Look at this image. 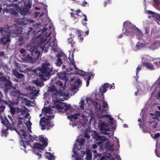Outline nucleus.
Wrapping results in <instances>:
<instances>
[{
	"label": "nucleus",
	"instance_id": "nucleus-63",
	"mask_svg": "<svg viewBox=\"0 0 160 160\" xmlns=\"http://www.w3.org/2000/svg\"><path fill=\"white\" fill-rule=\"evenodd\" d=\"M7 103L6 105H8V106L10 107V106H11L12 102L11 101V100H8L7 101Z\"/></svg>",
	"mask_w": 160,
	"mask_h": 160
},
{
	"label": "nucleus",
	"instance_id": "nucleus-64",
	"mask_svg": "<svg viewBox=\"0 0 160 160\" xmlns=\"http://www.w3.org/2000/svg\"><path fill=\"white\" fill-rule=\"evenodd\" d=\"M156 117H158H158H160V112L159 111H156Z\"/></svg>",
	"mask_w": 160,
	"mask_h": 160
},
{
	"label": "nucleus",
	"instance_id": "nucleus-51",
	"mask_svg": "<svg viewBox=\"0 0 160 160\" xmlns=\"http://www.w3.org/2000/svg\"><path fill=\"white\" fill-rule=\"evenodd\" d=\"M7 129H5L2 131V136H5L6 137L7 136L8 134Z\"/></svg>",
	"mask_w": 160,
	"mask_h": 160
},
{
	"label": "nucleus",
	"instance_id": "nucleus-56",
	"mask_svg": "<svg viewBox=\"0 0 160 160\" xmlns=\"http://www.w3.org/2000/svg\"><path fill=\"white\" fill-rule=\"evenodd\" d=\"M26 113V111L24 109H22L21 112H20L21 114H20V115H24Z\"/></svg>",
	"mask_w": 160,
	"mask_h": 160
},
{
	"label": "nucleus",
	"instance_id": "nucleus-50",
	"mask_svg": "<svg viewBox=\"0 0 160 160\" xmlns=\"http://www.w3.org/2000/svg\"><path fill=\"white\" fill-rule=\"evenodd\" d=\"M16 108L12 107L10 108V111L12 114H14L16 112Z\"/></svg>",
	"mask_w": 160,
	"mask_h": 160
},
{
	"label": "nucleus",
	"instance_id": "nucleus-15",
	"mask_svg": "<svg viewBox=\"0 0 160 160\" xmlns=\"http://www.w3.org/2000/svg\"><path fill=\"white\" fill-rule=\"evenodd\" d=\"M33 22V20L28 19L26 17H24L21 19H19L18 23L19 24L21 25L24 26L26 24H31Z\"/></svg>",
	"mask_w": 160,
	"mask_h": 160
},
{
	"label": "nucleus",
	"instance_id": "nucleus-45",
	"mask_svg": "<svg viewBox=\"0 0 160 160\" xmlns=\"http://www.w3.org/2000/svg\"><path fill=\"white\" fill-rule=\"evenodd\" d=\"M102 108L104 109H108V103L105 101H102Z\"/></svg>",
	"mask_w": 160,
	"mask_h": 160
},
{
	"label": "nucleus",
	"instance_id": "nucleus-54",
	"mask_svg": "<svg viewBox=\"0 0 160 160\" xmlns=\"http://www.w3.org/2000/svg\"><path fill=\"white\" fill-rule=\"evenodd\" d=\"M56 90V88L55 86L54 85L52 86L50 88V90L52 92H54Z\"/></svg>",
	"mask_w": 160,
	"mask_h": 160
},
{
	"label": "nucleus",
	"instance_id": "nucleus-31",
	"mask_svg": "<svg viewBox=\"0 0 160 160\" xmlns=\"http://www.w3.org/2000/svg\"><path fill=\"white\" fill-rule=\"evenodd\" d=\"M82 83L81 80L80 79L77 78L74 82V84L75 85L73 87V90L76 89L78 88L79 87V86Z\"/></svg>",
	"mask_w": 160,
	"mask_h": 160
},
{
	"label": "nucleus",
	"instance_id": "nucleus-48",
	"mask_svg": "<svg viewBox=\"0 0 160 160\" xmlns=\"http://www.w3.org/2000/svg\"><path fill=\"white\" fill-rule=\"evenodd\" d=\"M55 84L56 85H58V86L61 87H62L63 85V82L62 81H59V80L58 81H56Z\"/></svg>",
	"mask_w": 160,
	"mask_h": 160
},
{
	"label": "nucleus",
	"instance_id": "nucleus-46",
	"mask_svg": "<svg viewBox=\"0 0 160 160\" xmlns=\"http://www.w3.org/2000/svg\"><path fill=\"white\" fill-rule=\"evenodd\" d=\"M48 121V122L47 123V124L46 125V126H47V129H49L50 127H52L53 126V125L51 122L50 120L49 119Z\"/></svg>",
	"mask_w": 160,
	"mask_h": 160
},
{
	"label": "nucleus",
	"instance_id": "nucleus-57",
	"mask_svg": "<svg viewBox=\"0 0 160 160\" xmlns=\"http://www.w3.org/2000/svg\"><path fill=\"white\" fill-rule=\"evenodd\" d=\"M142 69V67L141 66H139L136 69V74H137L138 72L140 71Z\"/></svg>",
	"mask_w": 160,
	"mask_h": 160
},
{
	"label": "nucleus",
	"instance_id": "nucleus-2",
	"mask_svg": "<svg viewBox=\"0 0 160 160\" xmlns=\"http://www.w3.org/2000/svg\"><path fill=\"white\" fill-rule=\"evenodd\" d=\"M50 39V38H49V36L46 35L39 36L38 38L37 45L41 48L43 51H44V53L47 52L50 48V49L54 52L57 50L54 39H53L51 42H49Z\"/></svg>",
	"mask_w": 160,
	"mask_h": 160
},
{
	"label": "nucleus",
	"instance_id": "nucleus-52",
	"mask_svg": "<svg viewBox=\"0 0 160 160\" xmlns=\"http://www.w3.org/2000/svg\"><path fill=\"white\" fill-rule=\"evenodd\" d=\"M20 52L21 53L23 54H29V52H27V51L26 50H25L24 49H21V50L20 51Z\"/></svg>",
	"mask_w": 160,
	"mask_h": 160
},
{
	"label": "nucleus",
	"instance_id": "nucleus-27",
	"mask_svg": "<svg viewBox=\"0 0 160 160\" xmlns=\"http://www.w3.org/2000/svg\"><path fill=\"white\" fill-rule=\"evenodd\" d=\"M147 12L148 14L152 15V17L153 18H156L158 20H160V16L158 15L155 12L150 10H148Z\"/></svg>",
	"mask_w": 160,
	"mask_h": 160
},
{
	"label": "nucleus",
	"instance_id": "nucleus-21",
	"mask_svg": "<svg viewBox=\"0 0 160 160\" xmlns=\"http://www.w3.org/2000/svg\"><path fill=\"white\" fill-rule=\"evenodd\" d=\"M142 64L147 68L150 70H154L155 69L154 65L150 62H144Z\"/></svg>",
	"mask_w": 160,
	"mask_h": 160
},
{
	"label": "nucleus",
	"instance_id": "nucleus-4",
	"mask_svg": "<svg viewBox=\"0 0 160 160\" xmlns=\"http://www.w3.org/2000/svg\"><path fill=\"white\" fill-rule=\"evenodd\" d=\"M0 31L2 36V37L0 40V43L4 46L7 45L8 47L11 42L10 32H8V30L7 28L4 27L1 28Z\"/></svg>",
	"mask_w": 160,
	"mask_h": 160
},
{
	"label": "nucleus",
	"instance_id": "nucleus-25",
	"mask_svg": "<svg viewBox=\"0 0 160 160\" xmlns=\"http://www.w3.org/2000/svg\"><path fill=\"white\" fill-rule=\"evenodd\" d=\"M12 73L13 75L18 79L22 78L24 76V75L23 74L19 73L16 70H13L12 71Z\"/></svg>",
	"mask_w": 160,
	"mask_h": 160
},
{
	"label": "nucleus",
	"instance_id": "nucleus-33",
	"mask_svg": "<svg viewBox=\"0 0 160 160\" xmlns=\"http://www.w3.org/2000/svg\"><path fill=\"white\" fill-rule=\"evenodd\" d=\"M34 83L37 86L40 88L44 86L43 82L42 80H35L34 81Z\"/></svg>",
	"mask_w": 160,
	"mask_h": 160
},
{
	"label": "nucleus",
	"instance_id": "nucleus-14",
	"mask_svg": "<svg viewBox=\"0 0 160 160\" xmlns=\"http://www.w3.org/2000/svg\"><path fill=\"white\" fill-rule=\"evenodd\" d=\"M28 90L29 92L30 95L33 98L38 96L39 90H37L34 87L29 86L28 88Z\"/></svg>",
	"mask_w": 160,
	"mask_h": 160
},
{
	"label": "nucleus",
	"instance_id": "nucleus-62",
	"mask_svg": "<svg viewBox=\"0 0 160 160\" xmlns=\"http://www.w3.org/2000/svg\"><path fill=\"white\" fill-rule=\"evenodd\" d=\"M22 125V121L21 120H19L18 121V124L17 125V127H19V125Z\"/></svg>",
	"mask_w": 160,
	"mask_h": 160
},
{
	"label": "nucleus",
	"instance_id": "nucleus-34",
	"mask_svg": "<svg viewBox=\"0 0 160 160\" xmlns=\"http://www.w3.org/2000/svg\"><path fill=\"white\" fill-rule=\"evenodd\" d=\"M93 104L94 105L95 108L97 109V111H100L101 110V106L100 104L98 103L96 101H93Z\"/></svg>",
	"mask_w": 160,
	"mask_h": 160
},
{
	"label": "nucleus",
	"instance_id": "nucleus-1",
	"mask_svg": "<svg viewBox=\"0 0 160 160\" xmlns=\"http://www.w3.org/2000/svg\"><path fill=\"white\" fill-rule=\"evenodd\" d=\"M24 6L19 7L17 4H14L13 6L8 8L3 9V12L9 13L11 15L18 16L19 15L18 12L22 15H27L30 13L29 10L31 7L32 3L30 0H23Z\"/></svg>",
	"mask_w": 160,
	"mask_h": 160
},
{
	"label": "nucleus",
	"instance_id": "nucleus-8",
	"mask_svg": "<svg viewBox=\"0 0 160 160\" xmlns=\"http://www.w3.org/2000/svg\"><path fill=\"white\" fill-rule=\"evenodd\" d=\"M40 142L42 143V144L38 142H35L33 144V147L35 148L42 150L43 148L46 147L48 145V139L42 137H40L39 138Z\"/></svg>",
	"mask_w": 160,
	"mask_h": 160
},
{
	"label": "nucleus",
	"instance_id": "nucleus-42",
	"mask_svg": "<svg viewBox=\"0 0 160 160\" xmlns=\"http://www.w3.org/2000/svg\"><path fill=\"white\" fill-rule=\"evenodd\" d=\"M85 140L84 138H81L77 140V142L80 145H82L84 144Z\"/></svg>",
	"mask_w": 160,
	"mask_h": 160
},
{
	"label": "nucleus",
	"instance_id": "nucleus-37",
	"mask_svg": "<svg viewBox=\"0 0 160 160\" xmlns=\"http://www.w3.org/2000/svg\"><path fill=\"white\" fill-rule=\"evenodd\" d=\"M80 116V114L79 113H77L73 114L71 116H68V118L69 119L70 117L71 118H73L75 119H76L78 118V116Z\"/></svg>",
	"mask_w": 160,
	"mask_h": 160
},
{
	"label": "nucleus",
	"instance_id": "nucleus-13",
	"mask_svg": "<svg viewBox=\"0 0 160 160\" xmlns=\"http://www.w3.org/2000/svg\"><path fill=\"white\" fill-rule=\"evenodd\" d=\"M53 104L57 109L62 110L64 108L66 103L62 102L60 100L57 99L54 101Z\"/></svg>",
	"mask_w": 160,
	"mask_h": 160
},
{
	"label": "nucleus",
	"instance_id": "nucleus-20",
	"mask_svg": "<svg viewBox=\"0 0 160 160\" xmlns=\"http://www.w3.org/2000/svg\"><path fill=\"white\" fill-rule=\"evenodd\" d=\"M13 89L9 92V95L11 97H17L20 96V91L17 89L15 87H12Z\"/></svg>",
	"mask_w": 160,
	"mask_h": 160
},
{
	"label": "nucleus",
	"instance_id": "nucleus-40",
	"mask_svg": "<svg viewBox=\"0 0 160 160\" xmlns=\"http://www.w3.org/2000/svg\"><path fill=\"white\" fill-rule=\"evenodd\" d=\"M86 160H91L92 158V154L89 151L86 152Z\"/></svg>",
	"mask_w": 160,
	"mask_h": 160
},
{
	"label": "nucleus",
	"instance_id": "nucleus-18",
	"mask_svg": "<svg viewBox=\"0 0 160 160\" xmlns=\"http://www.w3.org/2000/svg\"><path fill=\"white\" fill-rule=\"evenodd\" d=\"M114 86H113L108 83H106L100 88L99 91L105 93L107 91L108 88L111 89V88L114 89Z\"/></svg>",
	"mask_w": 160,
	"mask_h": 160
},
{
	"label": "nucleus",
	"instance_id": "nucleus-59",
	"mask_svg": "<svg viewBox=\"0 0 160 160\" xmlns=\"http://www.w3.org/2000/svg\"><path fill=\"white\" fill-rule=\"evenodd\" d=\"M155 153H156V156L157 157L160 158V153L158 152V151L157 147L155 150Z\"/></svg>",
	"mask_w": 160,
	"mask_h": 160
},
{
	"label": "nucleus",
	"instance_id": "nucleus-17",
	"mask_svg": "<svg viewBox=\"0 0 160 160\" xmlns=\"http://www.w3.org/2000/svg\"><path fill=\"white\" fill-rule=\"evenodd\" d=\"M57 75L60 79L64 81L65 84L69 78L67 73L65 72H61L57 73Z\"/></svg>",
	"mask_w": 160,
	"mask_h": 160
},
{
	"label": "nucleus",
	"instance_id": "nucleus-26",
	"mask_svg": "<svg viewBox=\"0 0 160 160\" xmlns=\"http://www.w3.org/2000/svg\"><path fill=\"white\" fill-rule=\"evenodd\" d=\"M29 38V37L28 35L26 37H25L24 36H19L18 38V40L19 42H22V43L20 42L19 43V45H21L23 43V41L27 40Z\"/></svg>",
	"mask_w": 160,
	"mask_h": 160
},
{
	"label": "nucleus",
	"instance_id": "nucleus-6",
	"mask_svg": "<svg viewBox=\"0 0 160 160\" xmlns=\"http://www.w3.org/2000/svg\"><path fill=\"white\" fill-rule=\"evenodd\" d=\"M0 82H4V91L7 94L9 92V90L12 87V82L5 77H0Z\"/></svg>",
	"mask_w": 160,
	"mask_h": 160
},
{
	"label": "nucleus",
	"instance_id": "nucleus-10",
	"mask_svg": "<svg viewBox=\"0 0 160 160\" xmlns=\"http://www.w3.org/2000/svg\"><path fill=\"white\" fill-rule=\"evenodd\" d=\"M7 29L8 30V32H10V34H13L18 35L20 34L22 30V28L16 25H13L8 27Z\"/></svg>",
	"mask_w": 160,
	"mask_h": 160
},
{
	"label": "nucleus",
	"instance_id": "nucleus-24",
	"mask_svg": "<svg viewBox=\"0 0 160 160\" xmlns=\"http://www.w3.org/2000/svg\"><path fill=\"white\" fill-rule=\"evenodd\" d=\"M45 158L48 160H54L55 157L51 152H46L45 154Z\"/></svg>",
	"mask_w": 160,
	"mask_h": 160
},
{
	"label": "nucleus",
	"instance_id": "nucleus-16",
	"mask_svg": "<svg viewBox=\"0 0 160 160\" xmlns=\"http://www.w3.org/2000/svg\"><path fill=\"white\" fill-rule=\"evenodd\" d=\"M93 137L95 140L96 141H98V143L99 144H101L107 140V138L104 136H99L96 132L95 133Z\"/></svg>",
	"mask_w": 160,
	"mask_h": 160
},
{
	"label": "nucleus",
	"instance_id": "nucleus-49",
	"mask_svg": "<svg viewBox=\"0 0 160 160\" xmlns=\"http://www.w3.org/2000/svg\"><path fill=\"white\" fill-rule=\"evenodd\" d=\"M73 151L74 152V154H75V160H81V158L79 156V155L75 151H74L73 150Z\"/></svg>",
	"mask_w": 160,
	"mask_h": 160
},
{
	"label": "nucleus",
	"instance_id": "nucleus-9",
	"mask_svg": "<svg viewBox=\"0 0 160 160\" xmlns=\"http://www.w3.org/2000/svg\"><path fill=\"white\" fill-rule=\"evenodd\" d=\"M30 54L31 55L29 54H27L26 55V57L25 58V60H26V58H28V60H33L34 62H35L39 58L40 55V52L36 48L34 50L33 53H32L31 52Z\"/></svg>",
	"mask_w": 160,
	"mask_h": 160
},
{
	"label": "nucleus",
	"instance_id": "nucleus-3",
	"mask_svg": "<svg viewBox=\"0 0 160 160\" xmlns=\"http://www.w3.org/2000/svg\"><path fill=\"white\" fill-rule=\"evenodd\" d=\"M42 64L41 68L38 67L34 71L38 75L41 80L46 81L53 73V68L49 62H45Z\"/></svg>",
	"mask_w": 160,
	"mask_h": 160
},
{
	"label": "nucleus",
	"instance_id": "nucleus-44",
	"mask_svg": "<svg viewBox=\"0 0 160 160\" xmlns=\"http://www.w3.org/2000/svg\"><path fill=\"white\" fill-rule=\"evenodd\" d=\"M144 46V45L142 43H138L136 44V47L138 49H140L141 48H142Z\"/></svg>",
	"mask_w": 160,
	"mask_h": 160
},
{
	"label": "nucleus",
	"instance_id": "nucleus-58",
	"mask_svg": "<svg viewBox=\"0 0 160 160\" xmlns=\"http://www.w3.org/2000/svg\"><path fill=\"white\" fill-rule=\"evenodd\" d=\"M5 53L4 52L1 51L0 52V59L2 58V57H5Z\"/></svg>",
	"mask_w": 160,
	"mask_h": 160
},
{
	"label": "nucleus",
	"instance_id": "nucleus-22",
	"mask_svg": "<svg viewBox=\"0 0 160 160\" xmlns=\"http://www.w3.org/2000/svg\"><path fill=\"white\" fill-rule=\"evenodd\" d=\"M65 88H63L62 90L59 89V90L57 92L58 94L61 96L62 97H68L69 94L68 92L67 91H65L64 89Z\"/></svg>",
	"mask_w": 160,
	"mask_h": 160
},
{
	"label": "nucleus",
	"instance_id": "nucleus-60",
	"mask_svg": "<svg viewBox=\"0 0 160 160\" xmlns=\"http://www.w3.org/2000/svg\"><path fill=\"white\" fill-rule=\"evenodd\" d=\"M160 136V133L158 132L155 134L154 135V139H156Z\"/></svg>",
	"mask_w": 160,
	"mask_h": 160
},
{
	"label": "nucleus",
	"instance_id": "nucleus-41",
	"mask_svg": "<svg viewBox=\"0 0 160 160\" xmlns=\"http://www.w3.org/2000/svg\"><path fill=\"white\" fill-rule=\"evenodd\" d=\"M99 93H98V95L99 96V97L101 98L100 101H104V95L103 94L105 92H101L99 91Z\"/></svg>",
	"mask_w": 160,
	"mask_h": 160
},
{
	"label": "nucleus",
	"instance_id": "nucleus-19",
	"mask_svg": "<svg viewBox=\"0 0 160 160\" xmlns=\"http://www.w3.org/2000/svg\"><path fill=\"white\" fill-rule=\"evenodd\" d=\"M49 118H47L46 117H43L41 118L40 121V125L42 127L41 129L44 130L46 128V125L48 122Z\"/></svg>",
	"mask_w": 160,
	"mask_h": 160
},
{
	"label": "nucleus",
	"instance_id": "nucleus-47",
	"mask_svg": "<svg viewBox=\"0 0 160 160\" xmlns=\"http://www.w3.org/2000/svg\"><path fill=\"white\" fill-rule=\"evenodd\" d=\"M81 32V31L77 30H75L73 31V32L78 36V37L82 35Z\"/></svg>",
	"mask_w": 160,
	"mask_h": 160
},
{
	"label": "nucleus",
	"instance_id": "nucleus-11",
	"mask_svg": "<svg viewBox=\"0 0 160 160\" xmlns=\"http://www.w3.org/2000/svg\"><path fill=\"white\" fill-rule=\"evenodd\" d=\"M4 120L2 121L1 122L4 125H6L7 126V129L9 128L12 130H15V131H16V129L15 127V124L13 121L11 122V124L8 120L6 117H4Z\"/></svg>",
	"mask_w": 160,
	"mask_h": 160
},
{
	"label": "nucleus",
	"instance_id": "nucleus-23",
	"mask_svg": "<svg viewBox=\"0 0 160 160\" xmlns=\"http://www.w3.org/2000/svg\"><path fill=\"white\" fill-rule=\"evenodd\" d=\"M74 51H73V52L72 53V57H70V56L69 57L68 59L70 62V63H69V65L70 64L71 65H72L73 67L75 68V69L76 70H79L76 67V65L74 63V61L73 58V54H74Z\"/></svg>",
	"mask_w": 160,
	"mask_h": 160
},
{
	"label": "nucleus",
	"instance_id": "nucleus-32",
	"mask_svg": "<svg viewBox=\"0 0 160 160\" xmlns=\"http://www.w3.org/2000/svg\"><path fill=\"white\" fill-rule=\"evenodd\" d=\"M82 76L84 79L86 81L87 83L86 86L88 87L89 84V80L91 78V76L85 75H82Z\"/></svg>",
	"mask_w": 160,
	"mask_h": 160
},
{
	"label": "nucleus",
	"instance_id": "nucleus-28",
	"mask_svg": "<svg viewBox=\"0 0 160 160\" xmlns=\"http://www.w3.org/2000/svg\"><path fill=\"white\" fill-rule=\"evenodd\" d=\"M36 48L34 47L32 44H29L27 46V52H28L31 53V52L32 53H33L34 50Z\"/></svg>",
	"mask_w": 160,
	"mask_h": 160
},
{
	"label": "nucleus",
	"instance_id": "nucleus-7",
	"mask_svg": "<svg viewBox=\"0 0 160 160\" xmlns=\"http://www.w3.org/2000/svg\"><path fill=\"white\" fill-rule=\"evenodd\" d=\"M123 26L126 28L125 34L128 36H131L135 30L134 26L131 23L128 22H124L123 23Z\"/></svg>",
	"mask_w": 160,
	"mask_h": 160
},
{
	"label": "nucleus",
	"instance_id": "nucleus-5",
	"mask_svg": "<svg viewBox=\"0 0 160 160\" xmlns=\"http://www.w3.org/2000/svg\"><path fill=\"white\" fill-rule=\"evenodd\" d=\"M22 131L23 133L22 134V139L20 142V145L23 147L22 149L24 150L26 149V144L27 145L32 147V145L29 142H33L34 138L25 130H22Z\"/></svg>",
	"mask_w": 160,
	"mask_h": 160
},
{
	"label": "nucleus",
	"instance_id": "nucleus-61",
	"mask_svg": "<svg viewBox=\"0 0 160 160\" xmlns=\"http://www.w3.org/2000/svg\"><path fill=\"white\" fill-rule=\"evenodd\" d=\"M22 109V108H16V112L17 113H20V112Z\"/></svg>",
	"mask_w": 160,
	"mask_h": 160
},
{
	"label": "nucleus",
	"instance_id": "nucleus-53",
	"mask_svg": "<svg viewBox=\"0 0 160 160\" xmlns=\"http://www.w3.org/2000/svg\"><path fill=\"white\" fill-rule=\"evenodd\" d=\"M6 106L4 105H0V114H1V113L4 111Z\"/></svg>",
	"mask_w": 160,
	"mask_h": 160
},
{
	"label": "nucleus",
	"instance_id": "nucleus-36",
	"mask_svg": "<svg viewBox=\"0 0 160 160\" xmlns=\"http://www.w3.org/2000/svg\"><path fill=\"white\" fill-rule=\"evenodd\" d=\"M72 108V106L69 104L67 105L66 103V105L64 108V111L62 110V111L63 112H64L70 110Z\"/></svg>",
	"mask_w": 160,
	"mask_h": 160
},
{
	"label": "nucleus",
	"instance_id": "nucleus-38",
	"mask_svg": "<svg viewBox=\"0 0 160 160\" xmlns=\"http://www.w3.org/2000/svg\"><path fill=\"white\" fill-rule=\"evenodd\" d=\"M51 111V108L49 107H46L43 108L42 110V112H44L45 113H50Z\"/></svg>",
	"mask_w": 160,
	"mask_h": 160
},
{
	"label": "nucleus",
	"instance_id": "nucleus-43",
	"mask_svg": "<svg viewBox=\"0 0 160 160\" xmlns=\"http://www.w3.org/2000/svg\"><path fill=\"white\" fill-rule=\"evenodd\" d=\"M150 124L151 125H151L152 127L153 128H155L157 127L158 124L156 122H155L154 121H152L151 122H150Z\"/></svg>",
	"mask_w": 160,
	"mask_h": 160
},
{
	"label": "nucleus",
	"instance_id": "nucleus-35",
	"mask_svg": "<svg viewBox=\"0 0 160 160\" xmlns=\"http://www.w3.org/2000/svg\"><path fill=\"white\" fill-rule=\"evenodd\" d=\"M58 55L59 57L57 59L56 65L57 66H59L62 65V59L59 57H61V56L59 54H58Z\"/></svg>",
	"mask_w": 160,
	"mask_h": 160
},
{
	"label": "nucleus",
	"instance_id": "nucleus-30",
	"mask_svg": "<svg viewBox=\"0 0 160 160\" xmlns=\"http://www.w3.org/2000/svg\"><path fill=\"white\" fill-rule=\"evenodd\" d=\"M113 144L111 145L110 141L108 142L105 145V148L109 151H113L114 149L113 148Z\"/></svg>",
	"mask_w": 160,
	"mask_h": 160
},
{
	"label": "nucleus",
	"instance_id": "nucleus-29",
	"mask_svg": "<svg viewBox=\"0 0 160 160\" xmlns=\"http://www.w3.org/2000/svg\"><path fill=\"white\" fill-rule=\"evenodd\" d=\"M68 42L71 44V46L73 48V51H74L75 49V47L76 44V42L73 40V39L70 37L68 39Z\"/></svg>",
	"mask_w": 160,
	"mask_h": 160
},
{
	"label": "nucleus",
	"instance_id": "nucleus-39",
	"mask_svg": "<svg viewBox=\"0 0 160 160\" xmlns=\"http://www.w3.org/2000/svg\"><path fill=\"white\" fill-rule=\"evenodd\" d=\"M84 101L83 100H81L80 102L79 103V106L78 108L80 110H83L84 108Z\"/></svg>",
	"mask_w": 160,
	"mask_h": 160
},
{
	"label": "nucleus",
	"instance_id": "nucleus-12",
	"mask_svg": "<svg viewBox=\"0 0 160 160\" xmlns=\"http://www.w3.org/2000/svg\"><path fill=\"white\" fill-rule=\"evenodd\" d=\"M99 127L100 131L102 132V133L108 135L110 137L113 135V133L111 134L109 133L104 132L107 131H109L110 130L108 128V125L103 122H101L99 124Z\"/></svg>",
	"mask_w": 160,
	"mask_h": 160
},
{
	"label": "nucleus",
	"instance_id": "nucleus-55",
	"mask_svg": "<svg viewBox=\"0 0 160 160\" xmlns=\"http://www.w3.org/2000/svg\"><path fill=\"white\" fill-rule=\"evenodd\" d=\"M110 0H107L105 1L103 3V6L104 7H106L108 4L110 3Z\"/></svg>",
	"mask_w": 160,
	"mask_h": 160
}]
</instances>
